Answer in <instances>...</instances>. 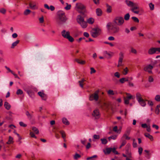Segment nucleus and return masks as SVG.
Returning <instances> with one entry per match:
<instances>
[{
	"label": "nucleus",
	"mask_w": 160,
	"mask_h": 160,
	"mask_svg": "<svg viewBox=\"0 0 160 160\" xmlns=\"http://www.w3.org/2000/svg\"><path fill=\"white\" fill-rule=\"evenodd\" d=\"M56 23L58 25H61L65 23L67 18L65 12L59 10L57 12Z\"/></svg>",
	"instance_id": "obj_1"
},
{
	"label": "nucleus",
	"mask_w": 160,
	"mask_h": 160,
	"mask_svg": "<svg viewBox=\"0 0 160 160\" xmlns=\"http://www.w3.org/2000/svg\"><path fill=\"white\" fill-rule=\"evenodd\" d=\"M75 8L78 12L83 14L86 12V6L81 3H77Z\"/></svg>",
	"instance_id": "obj_2"
},
{
	"label": "nucleus",
	"mask_w": 160,
	"mask_h": 160,
	"mask_svg": "<svg viewBox=\"0 0 160 160\" xmlns=\"http://www.w3.org/2000/svg\"><path fill=\"white\" fill-rule=\"evenodd\" d=\"M61 33L62 36L68 39L69 42H72L74 41V38L70 35V32L69 31H66L65 30H63Z\"/></svg>",
	"instance_id": "obj_3"
},
{
	"label": "nucleus",
	"mask_w": 160,
	"mask_h": 160,
	"mask_svg": "<svg viewBox=\"0 0 160 160\" xmlns=\"http://www.w3.org/2000/svg\"><path fill=\"white\" fill-rule=\"evenodd\" d=\"M77 21L82 28H85L87 27V22L84 21V18L82 17L80 15L78 16Z\"/></svg>",
	"instance_id": "obj_4"
},
{
	"label": "nucleus",
	"mask_w": 160,
	"mask_h": 160,
	"mask_svg": "<svg viewBox=\"0 0 160 160\" xmlns=\"http://www.w3.org/2000/svg\"><path fill=\"white\" fill-rule=\"evenodd\" d=\"M124 22L123 18L122 17H117L114 20V22L118 26H122Z\"/></svg>",
	"instance_id": "obj_5"
},
{
	"label": "nucleus",
	"mask_w": 160,
	"mask_h": 160,
	"mask_svg": "<svg viewBox=\"0 0 160 160\" xmlns=\"http://www.w3.org/2000/svg\"><path fill=\"white\" fill-rule=\"evenodd\" d=\"M101 30L98 28H93L91 32V34L93 38H96L101 33Z\"/></svg>",
	"instance_id": "obj_6"
},
{
	"label": "nucleus",
	"mask_w": 160,
	"mask_h": 160,
	"mask_svg": "<svg viewBox=\"0 0 160 160\" xmlns=\"http://www.w3.org/2000/svg\"><path fill=\"white\" fill-rule=\"evenodd\" d=\"M98 91H96L93 94H91L89 97V100L90 101L95 100L97 101L98 99L99 96L98 95Z\"/></svg>",
	"instance_id": "obj_7"
},
{
	"label": "nucleus",
	"mask_w": 160,
	"mask_h": 160,
	"mask_svg": "<svg viewBox=\"0 0 160 160\" xmlns=\"http://www.w3.org/2000/svg\"><path fill=\"white\" fill-rule=\"evenodd\" d=\"M127 96L126 98H124V103L125 104H128L129 103V101L130 99H134V97H133L131 94L129 93H126Z\"/></svg>",
	"instance_id": "obj_8"
},
{
	"label": "nucleus",
	"mask_w": 160,
	"mask_h": 160,
	"mask_svg": "<svg viewBox=\"0 0 160 160\" xmlns=\"http://www.w3.org/2000/svg\"><path fill=\"white\" fill-rule=\"evenodd\" d=\"M30 8L32 10H35L38 9V7L37 5V3L35 1L30 2L29 4Z\"/></svg>",
	"instance_id": "obj_9"
},
{
	"label": "nucleus",
	"mask_w": 160,
	"mask_h": 160,
	"mask_svg": "<svg viewBox=\"0 0 160 160\" xmlns=\"http://www.w3.org/2000/svg\"><path fill=\"white\" fill-rule=\"evenodd\" d=\"M119 57L118 61V65L117 66L118 67L122 65V63L124 57L123 53L122 52H120L119 53Z\"/></svg>",
	"instance_id": "obj_10"
},
{
	"label": "nucleus",
	"mask_w": 160,
	"mask_h": 160,
	"mask_svg": "<svg viewBox=\"0 0 160 160\" xmlns=\"http://www.w3.org/2000/svg\"><path fill=\"white\" fill-rule=\"evenodd\" d=\"M112 33L113 34H117L120 31V28L116 26H112L111 28Z\"/></svg>",
	"instance_id": "obj_11"
},
{
	"label": "nucleus",
	"mask_w": 160,
	"mask_h": 160,
	"mask_svg": "<svg viewBox=\"0 0 160 160\" xmlns=\"http://www.w3.org/2000/svg\"><path fill=\"white\" fill-rule=\"evenodd\" d=\"M92 115L96 119L99 118L100 117V114L99 110L98 109H96L94 110L93 112L92 113Z\"/></svg>",
	"instance_id": "obj_12"
},
{
	"label": "nucleus",
	"mask_w": 160,
	"mask_h": 160,
	"mask_svg": "<svg viewBox=\"0 0 160 160\" xmlns=\"http://www.w3.org/2000/svg\"><path fill=\"white\" fill-rule=\"evenodd\" d=\"M132 8L131 10L132 11L136 14H138L139 12L138 10H136L137 9H138L139 8L136 6L135 4L134 5V6L132 7Z\"/></svg>",
	"instance_id": "obj_13"
},
{
	"label": "nucleus",
	"mask_w": 160,
	"mask_h": 160,
	"mask_svg": "<svg viewBox=\"0 0 160 160\" xmlns=\"http://www.w3.org/2000/svg\"><path fill=\"white\" fill-rule=\"evenodd\" d=\"M38 94L42 98L43 100H46L47 98V96L43 92H38Z\"/></svg>",
	"instance_id": "obj_14"
},
{
	"label": "nucleus",
	"mask_w": 160,
	"mask_h": 160,
	"mask_svg": "<svg viewBox=\"0 0 160 160\" xmlns=\"http://www.w3.org/2000/svg\"><path fill=\"white\" fill-rule=\"evenodd\" d=\"M44 8L48 10H50L51 11H53L55 10V7L52 5H50V7L47 4H45L44 5Z\"/></svg>",
	"instance_id": "obj_15"
},
{
	"label": "nucleus",
	"mask_w": 160,
	"mask_h": 160,
	"mask_svg": "<svg viewBox=\"0 0 160 160\" xmlns=\"http://www.w3.org/2000/svg\"><path fill=\"white\" fill-rule=\"evenodd\" d=\"M155 53V48H151L148 51V53L150 55H152Z\"/></svg>",
	"instance_id": "obj_16"
},
{
	"label": "nucleus",
	"mask_w": 160,
	"mask_h": 160,
	"mask_svg": "<svg viewBox=\"0 0 160 160\" xmlns=\"http://www.w3.org/2000/svg\"><path fill=\"white\" fill-rule=\"evenodd\" d=\"M125 2L127 5L128 6L130 7H132V6H134V5L135 4L132 2L131 1H128V0H126Z\"/></svg>",
	"instance_id": "obj_17"
},
{
	"label": "nucleus",
	"mask_w": 160,
	"mask_h": 160,
	"mask_svg": "<svg viewBox=\"0 0 160 160\" xmlns=\"http://www.w3.org/2000/svg\"><path fill=\"white\" fill-rule=\"evenodd\" d=\"M96 13L98 16H101L102 14V12L101 9L99 8H98L96 9Z\"/></svg>",
	"instance_id": "obj_18"
},
{
	"label": "nucleus",
	"mask_w": 160,
	"mask_h": 160,
	"mask_svg": "<svg viewBox=\"0 0 160 160\" xmlns=\"http://www.w3.org/2000/svg\"><path fill=\"white\" fill-rule=\"evenodd\" d=\"M20 42V41L19 40H17L16 41H15V42L12 43V44L11 46V48H14V47L17 46V45Z\"/></svg>",
	"instance_id": "obj_19"
},
{
	"label": "nucleus",
	"mask_w": 160,
	"mask_h": 160,
	"mask_svg": "<svg viewBox=\"0 0 160 160\" xmlns=\"http://www.w3.org/2000/svg\"><path fill=\"white\" fill-rule=\"evenodd\" d=\"M139 103L142 107H145L146 106V103L145 101L143 99L138 101Z\"/></svg>",
	"instance_id": "obj_20"
},
{
	"label": "nucleus",
	"mask_w": 160,
	"mask_h": 160,
	"mask_svg": "<svg viewBox=\"0 0 160 160\" xmlns=\"http://www.w3.org/2000/svg\"><path fill=\"white\" fill-rule=\"evenodd\" d=\"M4 106L7 110H9L10 109L11 106L7 102H5L4 103Z\"/></svg>",
	"instance_id": "obj_21"
},
{
	"label": "nucleus",
	"mask_w": 160,
	"mask_h": 160,
	"mask_svg": "<svg viewBox=\"0 0 160 160\" xmlns=\"http://www.w3.org/2000/svg\"><path fill=\"white\" fill-rule=\"evenodd\" d=\"M136 98L138 101L142 99V95L139 92H137L136 94Z\"/></svg>",
	"instance_id": "obj_22"
},
{
	"label": "nucleus",
	"mask_w": 160,
	"mask_h": 160,
	"mask_svg": "<svg viewBox=\"0 0 160 160\" xmlns=\"http://www.w3.org/2000/svg\"><path fill=\"white\" fill-rule=\"evenodd\" d=\"M112 148H106L105 150L104 151V153L106 154H108L110 153L112 151Z\"/></svg>",
	"instance_id": "obj_23"
},
{
	"label": "nucleus",
	"mask_w": 160,
	"mask_h": 160,
	"mask_svg": "<svg viewBox=\"0 0 160 160\" xmlns=\"http://www.w3.org/2000/svg\"><path fill=\"white\" fill-rule=\"evenodd\" d=\"M121 146H120V148H121L122 147L125 145L127 143L126 141L122 138H121Z\"/></svg>",
	"instance_id": "obj_24"
},
{
	"label": "nucleus",
	"mask_w": 160,
	"mask_h": 160,
	"mask_svg": "<svg viewBox=\"0 0 160 160\" xmlns=\"http://www.w3.org/2000/svg\"><path fill=\"white\" fill-rule=\"evenodd\" d=\"M153 68V67L150 64H149L145 67L144 70V71H148V70H152Z\"/></svg>",
	"instance_id": "obj_25"
},
{
	"label": "nucleus",
	"mask_w": 160,
	"mask_h": 160,
	"mask_svg": "<svg viewBox=\"0 0 160 160\" xmlns=\"http://www.w3.org/2000/svg\"><path fill=\"white\" fill-rule=\"evenodd\" d=\"M144 135L146 137L149 138L151 141L153 140V137L149 134L148 133H146L144 134Z\"/></svg>",
	"instance_id": "obj_26"
},
{
	"label": "nucleus",
	"mask_w": 160,
	"mask_h": 160,
	"mask_svg": "<svg viewBox=\"0 0 160 160\" xmlns=\"http://www.w3.org/2000/svg\"><path fill=\"white\" fill-rule=\"evenodd\" d=\"M62 122L66 125H69V121L68 120L67 118H63L62 119Z\"/></svg>",
	"instance_id": "obj_27"
},
{
	"label": "nucleus",
	"mask_w": 160,
	"mask_h": 160,
	"mask_svg": "<svg viewBox=\"0 0 160 160\" xmlns=\"http://www.w3.org/2000/svg\"><path fill=\"white\" fill-rule=\"evenodd\" d=\"M128 78H122L120 79L119 81L122 83H123L125 82H128Z\"/></svg>",
	"instance_id": "obj_28"
},
{
	"label": "nucleus",
	"mask_w": 160,
	"mask_h": 160,
	"mask_svg": "<svg viewBox=\"0 0 160 160\" xmlns=\"http://www.w3.org/2000/svg\"><path fill=\"white\" fill-rule=\"evenodd\" d=\"M107 8L106 11L108 13H110L112 12L111 7L108 4H106Z\"/></svg>",
	"instance_id": "obj_29"
},
{
	"label": "nucleus",
	"mask_w": 160,
	"mask_h": 160,
	"mask_svg": "<svg viewBox=\"0 0 160 160\" xmlns=\"http://www.w3.org/2000/svg\"><path fill=\"white\" fill-rule=\"evenodd\" d=\"M85 81V79H82L81 80L79 81L78 82L79 83L80 86L82 88H83V83Z\"/></svg>",
	"instance_id": "obj_30"
},
{
	"label": "nucleus",
	"mask_w": 160,
	"mask_h": 160,
	"mask_svg": "<svg viewBox=\"0 0 160 160\" xmlns=\"http://www.w3.org/2000/svg\"><path fill=\"white\" fill-rule=\"evenodd\" d=\"M61 134L62 137L64 139V141H65V138H66V134L64 131H60L59 132Z\"/></svg>",
	"instance_id": "obj_31"
},
{
	"label": "nucleus",
	"mask_w": 160,
	"mask_h": 160,
	"mask_svg": "<svg viewBox=\"0 0 160 160\" xmlns=\"http://www.w3.org/2000/svg\"><path fill=\"white\" fill-rule=\"evenodd\" d=\"M87 22L90 24H92L94 22V19L92 18H90L88 19Z\"/></svg>",
	"instance_id": "obj_32"
},
{
	"label": "nucleus",
	"mask_w": 160,
	"mask_h": 160,
	"mask_svg": "<svg viewBox=\"0 0 160 160\" xmlns=\"http://www.w3.org/2000/svg\"><path fill=\"white\" fill-rule=\"evenodd\" d=\"M13 138L11 136H10L9 137V140L7 142V144H10L13 142Z\"/></svg>",
	"instance_id": "obj_33"
},
{
	"label": "nucleus",
	"mask_w": 160,
	"mask_h": 160,
	"mask_svg": "<svg viewBox=\"0 0 160 160\" xmlns=\"http://www.w3.org/2000/svg\"><path fill=\"white\" fill-rule=\"evenodd\" d=\"M32 131L36 134H38L39 133V131L38 129L35 127H32Z\"/></svg>",
	"instance_id": "obj_34"
},
{
	"label": "nucleus",
	"mask_w": 160,
	"mask_h": 160,
	"mask_svg": "<svg viewBox=\"0 0 160 160\" xmlns=\"http://www.w3.org/2000/svg\"><path fill=\"white\" fill-rule=\"evenodd\" d=\"M31 12V11L29 9H26L24 12V14L25 15H29Z\"/></svg>",
	"instance_id": "obj_35"
},
{
	"label": "nucleus",
	"mask_w": 160,
	"mask_h": 160,
	"mask_svg": "<svg viewBox=\"0 0 160 160\" xmlns=\"http://www.w3.org/2000/svg\"><path fill=\"white\" fill-rule=\"evenodd\" d=\"M27 93H28L29 95L31 98H33L34 97V94L33 92H32L29 91H27Z\"/></svg>",
	"instance_id": "obj_36"
},
{
	"label": "nucleus",
	"mask_w": 160,
	"mask_h": 160,
	"mask_svg": "<svg viewBox=\"0 0 160 160\" xmlns=\"http://www.w3.org/2000/svg\"><path fill=\"white\" fill-rule=\"evenodd\" d=\"M102 142V143L103 144H106L108 142L107 140L105 138H101L100 139Z\"/></svg>",
	"instance_id": "obj_37"
},
{
	"label": "nucleus",
	"mask_w": 160,
	"mask_h": 160,
	"mask_svg": "<svg viewBox=\"0 0 160 160\" xmlns=\"http://www.w3.org/2000/svg\"><path fill=\"white\" fill-rule=\"evenodd\" d=\"M130 16L129 13L126 14L124 17V18L125 20L128 21L129 20Z\"/></svg>",
	"instance_id": "obj_38"
},
{
	"label": "nucleus",
	"mask_w": 160,
	"mask_h": 160,
	"mask_svg": "<svg viewBox=\"0 0 160 160\" xmlns=\"http://www.w3.org/2000/svg\"><path fill=\"white\" fill-rule=\"evenodd\" d=\"M107 93L109 95H114V93L113 91L112 90H109L107 91Z\"/></svg>",
	"instance_id": "obj_39"
},
{
	"label": "nucleus",
	"mask_w": 160,
	"mask_h": 160,
	"mask_svg": "<svg viewBox=\"0 0 160 160\" xmlns=\"http://www.w3.org/2000/svg\"><path fill=\"white\" fill-rule=\"evenodd\" d=\"M97 157L96 155H94L91 157H88L87 158V160H94V158H96Z\"/></svg>",
	"instance_id": "obj_40"
},
{
	"label": "nucleus",
	"mask_w": 160,
	"mask_h": 160,
	"mask_svg": "<svg viewBox=\"0 0 160 160\" xmlns=\"http://www.w3.org/2000/svg\"><path fill=\"white\" fill-rule=\"evenodd\" d=\"M131 52L134 54H137V51L136 49L134 48H131Z\"/></svg>",
	"instance_id": "obj_41"
},
{
	"label": "nucleus",
	"mask_w": 160,
	"mask_h": 160,
	"mask_svg": "<svg viewBox=\"0 0 160 160\" xmlns=\"http://www.w3.org/2000/svg\"><path fill=\"white\" fill-rule=\"evenodd\" d=\"M128 135L124 134L122 137V138H123V139L125 138L127 140H129L130 139V138L128 136Z\"/></svg>",
	"instance_id": "obj_42"
},
{
	"label": "nucleus",
	"mask_w": 160,
	"mask_h": 160,
	"mask_svg": "<svg viewBox=\"0 0 160 160\" xmlns=\"http://www.w3.org/2000/svg\"><path fill=\"white\" fill-rule=\"evenodd\" d=\"M132 18L134 22H139V20L137 18L135 17H132Z\"/></svg>",
	"instance_id": "obj_43"
},
{
	"label": "nucleus",
	"mask_w": 160,
	"mask_h": 160,
	"mask_svg": "<svg viewBox=\"0 0 160 160\" xmlns=\"http://www.w3.org/2000/svg\"><path fill=\"white\" fill-rule=\"evenodd\" d=\"M131 129L130 128H127L124 134L129 135L130 134Z\"/></svg>",
	"instance_id": "obj_44"
},
{
	"label": "nucleus",
	"mask_w": 160,
	"mask_h": 160,
	"mask_svg": "<svg viewBox=\"0 0 160 160\" xmlns=\"http://www.w3.org/2000/svg\"><path fill=\"white\" fill-rule=\"evenodd\" d=\"M117 138V136L116 135H112L109 137L108 138V139L109 141H110L111 139H112L113 140H115Z\"/></svg>",
	"instance_id": "obj_45"
},
{
	"label": "nucleus",
	"mask_w": 160,
	"mask_h": 160,
	"mask_svg": "<svg viewBox=\"0 0 160 160\" xmlns=\"http://www.w3.org/2000/svg\"><path fill=\"white\" fill-rule=\"evenodd\" d=\"M23 93L21 89H18L17 90L16 94L17 95H21Z\"/></svg>",
	"instance_id": "obj_46"
},
{
	"label": "nucleus",
	"mask_w": 160,
	"mask_h": 160,
	"mask_svg": "<svg viewBox=\"0 0 160 160\" xmlns=\"http://www.w3.org/2000/svg\"><path fill=\"white\" fill-rule=\"evenodd\" d=\"M114 76L118 78H119L120 77V75L119 72H117L114 73Z\"/></svg>",
	"instance_id": "obj_47"
},
{
	"label": "nucleus",
	"mask_w": 160,
	"mask_h": 160,
	"mask_svg": "<svg viewBox=\"0 0 160 160\" xmlns=\"http://www.w3.org/2000/svg\"><path fill=\"white\" fill-rule=\"evenodd\" d=\"M112 151L115 154H118V152L116 150V148H112Z\"/></svg>",
	"instance_id": "obj_48"
},
{
	"label": "nucleus",
	"mask_w": 160,
	"mask_h": 160,
	"mask_svg": "<svg viewBox=\"0 0 160 160\" xmlns=\"http://www.w3.org/2000/svg\"><path fill=\"white\" fill-rule=\"evenodd\" d=\"M155 53L158 54L160 53V48H155Z\"/></svg>",
	"instance_id": "obj_49"
},
{
	"label": "nucleus",
	"mask_w": 160,
	"mask_h": 160,
	"mask_svg": "<svg viewBox=\"0 0 160 160\" xmlns=\"http://www.w3.org/2000/svg\"><path fill=\"white\" fill-rule=\"evenodd\" d=\"M149 6L150 9L151 10H152L154 9V5L152 4V3H150L149 4Z\"/></svg>",
	"instance_id": "obj_50"
},
{
	"label": "nucleus",
	"mask_w": 160,
	"mask_h": 160,
	"mask_svg": "<svg viewBox=\"0 0 160 160\" xmlns=\"http://www.w3.org/2000/svg\"><path fill=\"white\" fill-rule=\"evenodd\" d=\"M128 69L127 67H126L124 70L123 72V74L124 75H126L128 73Z\"/></svg>",
	"instance_id": "obj_51"
},
{
	"label": "nucleus",
	"mask_w": 160,
	"mask_h": 160,
	"mask_svg": "<svg viewBox=\"0 0 160 160\" xmlns=\"http://www.w3.org/2000/svg\"><path fill=\"white\" fill-rule=\"evenodd\" d=\"M142 151L143 148L141 147H140L138 148V152L140 155H141Z\"/></svg>",
	"instance_id": "obj_52"
},
{
	"label": "nucleus",
	"mask_w": 160,
	"mask_h": 160,
	"mask_svg": "<svg viewBox=\"0 0 160 160\" xmlns=\"http://www.w3.org/2000/svg\"><path fill=\"white\" fill-rule=\"evenodd\" d=\"M71 4H70L69 5H68L66 6V7H65L64 8L65 10H68L71 9Z\"/></svg>",
	"instance_id": "obj_53"
},
{
	"label": "nucleus",
	"mask_w": 160,
	"mask_h": 160,
	"mask_svg": "<svg viewBox=\"0 0 160 160\" xmlns=\"http://www.w3.org/2000/svg\"><path fill=\"white\" fill-rule=\"evenodd\" d=\"M26 115L27 116L28 118H29L30 119H31L32 118V115L29 113V112L28 111H27L26 112Z\"/></svg>",
	"instance_id": "obj_54"
},
{
	"label": "nucleus",
	"mask_w": 160,
	"mask_h": 160,
	"mask_svg": "<svg viewBox=\"0 0 160 160\" xmlns=\"http://www.w3.org/2000/svg\"><path fill=\"white\" fill-rule=\"evenodd\" d=\"M80 157L81 155H80L76 153L74 156V158L75 159H77L78 158H80Z\"/></svg>",
	"instance_id": "obj_55"
},
{
	"label": "nucleus",
	"mask_w": 160,
	"mask_h": 160,
	"mask_svg": "<svg viewBox=\"0 0 160 160\" xmlns=\"http://www.w3.org/2000/svg\"><path fill=\"white\" fill-rule=\"evenodd\" d=\"M112 25L111 22H109L107 24L106 27L108 30H111V28H110V27Z\"/></svg>",
	"instance_id": "obj_56"
},
{
	"label": "nucleus",
	"mask_w": 160,
	"mask_h": 160,
	"mask_svg": "<svg viewBox=\"0 0 160 160\" xmlns=\"http://www.w3.org/2000/svg\"><path fill=\"white\" fill-rule=\"evenodd\" d=\"M19 125L20 126L23 127H26L27 126V125L25 124H24L23 122H19Z\"/></svg>",
	"instance_id": "obj_57"
},
{
	"label": "nucleus",
	"mask_w": 160,
	"mask_h": 160,
	"mask_svg": "<svg viewBox=\"0 0 160 160\" xmlns=\"http://www.w3.org/2000/svg\"><path fill=\"white\" fill-rule=\"evenodd\" d=\"M155 99L157 101H160V96L159 95H157L155 97Z\"/></svg>",
	"instance_id": "obj_58"
},
{
	"label": "nucleus",
	"mask_w": 160,
	"mask_h": 160,
	"mask_svg": "<svg viewBox=\"0 0 160 160\" xmlns=\"http://www.w3.org/2000/svg\"><path fill=\"white\" fill-rule=\"evenodd\" d=\"M0 12L3 14H5L6 12V10L3 8H2L0 9Z\"/></svg>",
	"instance_id": "obj_59"
},
{
	"label": "nucleus",
	"mask_w": 160,
	"mask_h": 160,
	"mask_svg": "<svg viewBox=\"0 0 160 160\" xmlns=\"http://www.w3.org/2000/svg\"><path fill=\"white\" fill-rule=\"evenodd\" d=\"M91 72L90 73L91 74L94 73L96 72V71L95 70V69L93 68H90Z\"/></svg>",
	"instance_id": "obj_60"
},
{
	"label": "nucleus",
	"mask_w": 160,
	"mask_h": 160,
	"mask_svg": "<svg viewBox=\"0 0 160 160\" xmlns=\"http://www.w3.org/2000/svg\"><path fill=\"white\" fill-rule=\"evenodd\" d=\"M159 112H160V111H159V109L158 108H157V107H156V109H155V113L157 114L158 115V114H159Z\"/></svg>",
	"instance_id": "obj_61"
},
{
	"label": "nucleus",
	"mask_w": 160,
	"mask_h": 160,
	"mask_svg": "<svg viewBox=\"0 0 160 160\" xmlns=\"http://www.w3.org/2000/svg\"><path fill=\"white\" fill-rule=\"evenodd\" d=\"M30 134L32 137L34 138H37V137L36 136H35L34 133L33 132H30Z\"/></svg>",
	"instance_id": "obj_62"
},
{
	"label": "nucleus",
	"mask_w": 160,
	"mask_h": 160,
	"mask_svg": "<svg viewBox=\"0 0 160 160\" xmlns=\"http://www.w3.org/2000/svg\"><path fill=\"white\" fill-rule=\"evenodd\" d=\"M93 138L95 139H99L100 138V136L95 134L93 135Z\"/></svg>",
	"instance_id": "obj_63"
},
{
	"label": "nucleus",
	"mask_w": 160,
	"mask_h": 160,
	"mask_svg": "<svg viewBox=\"0 0 160 160\" xmlns=\"http://www.w3.org/2000/svg\"><path fill=\"white\" fill-rule=\"evenodd\" d=\"M148 126V125H147L146 123H144L141 124V126L143 128H146Z\"/></svg>",
	"instance_id": "obj_64"
}]
</instances>
